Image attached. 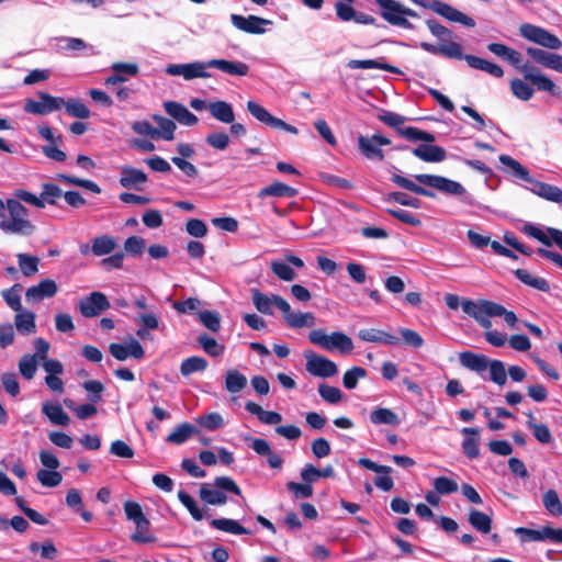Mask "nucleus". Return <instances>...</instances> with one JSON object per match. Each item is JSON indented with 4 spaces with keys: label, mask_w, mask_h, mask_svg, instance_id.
<instances>
[{
    "label": "nucleus",
    "mask_w": 562,
    "mask_h": 562,
    "mask_svg": "<svg viewBox=\"0 0 562 562\" xmlns=\"http://www.w3.org/2000/svg\"><path fill=\"white\" fill-rule=\"evenodd\" d=\"M247 412L256 415L258 419L266 425H277L282 420V415L277 412L265 411L255 402H247L245 405Z\"/></svg>",
    "instance_id": "32"
},
{
    "label": "nucleus",
    "mask_w": 562,
    "mask_h": 562,
    "mask_svg": "<svg viewBox=\"0 0 562 562\" xmlns=\"http://www.w3.org/2000/svg\"><path fill=\"white\" fill-rule=\"evenodd\" d=\"M293 265L296 268H303L304 262L301 258L294 255H286L285 261L282 260H272L270 262L271 271L276 277H278L282 281H293L296 278L295 271L290 267Z\"/></svg>",
    "instance_id": "17"
},
{
    "label": "nucleus",
    "mask_w": 562,
    "mask_h": 562,
    "mask_svg": "<svg viewBox=\"0 0 562 562\" xmlns=\"http://www.w3.org/2000/svg\"><path fill=\"white\" fill-rule=\"evenodd\" d=\"M510 90L513 94L521 101H529L533 95V89L519 78H515L510 81Z\"/></svg>",
    "instance_id": "52"
},
{
    "label": "nucleus",
    "mask_w": 562,
    "mask_h": 562,
    "mask_svg": "<svg viewBox=\"0 0 562 562\" xmlns=\"http://www.w3.org/2000/svg\"><path fill=\"white\" fill-rule=\"evenodd\" d=\"M367 375V371L360 367H353L346 371L342 378L344 386L348 390H352L357 386L358 380Z\"/></svg>",
    "instance_id": "64"
},
{
    "label": "nucleus",
    "mask_w": 562,
    "mask_h": 562,
    "mask_svg": "<svg viewBox=\"0 0 562 562\" xmlns=\"http://www.w3.org/2000/svg\"><path fill=\"white\" fill-rule=\"evenodd\" d=\"M231 22L237 30L249 34H263L266 33L267 27L272 25L271 20L257 15L244 16L239 14H232Z\"/></svg>",
    "instance_id": "15"
},
{
    "label": "nucleus",
    "mask_w": 562,
    "mask_h": 562,
    "mask_svg": "<svg viewBox=\"0 0 562 562\" xmlns=\"http://www.w3.org/2000/svg\"><path fill=\"white\" fill-rule=\"evenodd\" d=\"M499 161L506 167L507 172L510 173L516 179L526 181L528 184L533 179L530 176L529 170L513 157L508 155H501Z\"/></svg>",
    "instance_id": "30"
},
{
    "label": "nucleus",
    "mask_w": 562,
    "mask_h": 562,
    "mask_svg": "<svg viewBox=\"0 0 562 562\" xmlns=\"http://www.w3.org/2000/svg\"><path fill=\"white\" fill-rule=\"evenodd\" d=\"M147 181V176L144 171L124 167L121 171L120 184L125 189H140V186Z\"/></svg>",
    "instance_id": "27"
},
{
    "label": "nucleus",
    "mask_w": 562,
    "mask_h": 562,
    "mask_svg": "<svg viewBox=\"0 0 562 562\" xmlns=\"http://www.w3.org/2000/svg\"><path fill=\"white\" fill-rule=\"evenodd\" d=\"M459 360L462 367L479 374L488 370L490 380L499 386H503L507 381L505 363L501 360H491L484 355L472 351L461 352Z\"/></svg>",
    "instance_id": "3"
},
{
    "label": "nucleus",
    "mask_w": 562,
    "mask_h": 562,
    "mask_svg": "<svg viewBox=\"0 0 562 562\" xmlns=\"http://www.w3.org/2000/svg\"><path fill=\"white\" fill-rule=\"evenodd\" d=\"M199 432V429L189 423L178 425L167 437V441L176 445L186 442L191 436Z\"/></svg>",
    "instance_id": "38"
},
{
    "label": "nucleus",
    "mask_w": 562,
    "mask_h": 562,
    "mask_svg": "<svg viewBox=\"0 0 562 562\" xmlns=\"http://www.w3.org/2000/svg\"><path fill=\"white\" fill-rule=\"evenodd\" d=\"M391 144V139L376 133L371 136L360 135L358 137V148L363 157L369 160L376 159L382 161L384 159V153L382 146Z\"/></svg>",
    "instance_id": "10"
},
{
    "label": "nucleus",
    "mask_w": 562,
    "mask_h": 562,
    "mask_svg": "<svg viewBox=\"0 0 562 562\" xmlns=\"http://www.w3.org/2000/svg\"><path fill=\"white\" fill-rule=\"evenodd\" d=\"M209 68L207 61L170 64L166 67V74L169 76H180L186 80L207 79L211 78V74L207 71Z\"/></svg>",
    "instance_id": "11"
},
{
    "label": "nucleus",
    "mask_w": 562,
    "mask_h": 562,
    "mask_svg": "<svg viewBox=\"0 0 562 562\" xmlns=\"http://www.w3.org/2000/svg\"><path fill=\"white\" fill-rule=\"evenodd\" d=\"M207 361L202 357H190L182 361L180 372L183 376H188L194 372L204 371Z\"/></svg>",
    "instance_id": "51"
},
{
    "label": "nucleus",
    "mask_w": 562,
    "mask_h": 562,
    "mask_svg": "<svg viewBox=\"0 0 562 562\" xmlns=\"http://www.w3.org/2000/svg\"><path fill=\"white\" fill-rule=\"evenodd\" d=\"M40 195L44 209L47 204H56L57 200L63 195V191L57 184L46 182L43 183Z\"/></svg>",
    "instance_id": "50"
},
{
    "label": "nucleus",
    "mask_w": 562,
    "mask_h": 562,
    "mask_svg": "<svg viewBox=\"0 0 562 562\" xmlns=\"http://www.w3.org/2000/svg\"><path fill=\"white\" fill-rule=\"evenodd\" d=\"M469 522L473 528L482 533H488L492 527V519L483 512L471 509L469 514Z\"/></svg>",
    "instance_id": "45"
},
{
    "label": "nucleus",
    "mask_w": 562,
    "mask_h": 562,
    "mask_svg": "<svg viewBox=\"0 0 562 562\" xmlns=\"http://www.w3.org/2000/svg\"><path fill=\"white\" fill-rule=\"evenodd\" d=\"M14 324L19 333L30 335L35 333V314L30 311L21 310L14 317Z\"/></svg>",
    "instance_id": "39"
},
{
    "label": "nucleus",
    "mask_w": 562,
    "mask_h": 562,
    "mask_svg": "<svg viewBox=\"0 0 562 562\" xmlns=\"http://www.w3.org/2000/svg\"><path fill=\"white\" fill-rule=\"evenodd\" d=\"M0 231L5 235L32 236L36 225L30 220V212L15 199H7V206L0 221Z\"/></svg>",
    "instance_id": "2"
},
{
    "label": "nucleus",
    "mask_w": 562,
    "mask_h": 562,
    "mask_svg": "<svg viewBox=\"0 0 562 562\" xmlns=\"http://www.w3.org/2000/svg\"><path fill=\"white\" fill-rule=\"evenodd\" d=\"M461 432L465 436L462 441L463 453L469 459H476L480 456V431L477 428L464 427Z\"/></svg>",
    "instance_id": "25"
},
{
    "label": "nucleus",
    "mask_w": 562,
    "mask_h": 562,
    "mask_svg": "<svg viewBox=\"0 0 562 562\" xmlns=\"http://www.w3.org/2000/svg\"><path fill=\"white\" fill-rule=\"evenodd\" d=\"M136 530L131 536V539L136 543H149L155 541V537L149 532V520L135 525Z\"/></svg>",
    "instance_id": "62"
},
{
    "label": "nucleus",
    "mask_w": 562,
    "mask_h": 562,
    "mask_svg": "<svg viewBox=\"0 0 562 562\" xmlns=\"http://www.w3.org/2000/svg\"><path fill=\"white\" fill-rule=\"evenodd\" d=\"M198 341L203 350L212 357L221 356L224 352V346L220 345L215 338L206 334L200 335Z\"/></svg>",
    "instance_id": "54"
},
{
    "label": "nucleus",
    "mask_w": 562,
    "mask_h": 562,
    "mask_svg": "<svg viewBox=\"0 0 562 562\" xmlns=\"http://www.w3.org/2000/svg\"><path fill=\"white\" fill-rule=\"evenodd\" d=\"M36 477L44 487H56L63 482V475L57 470H38Z\"/></svg>",
    "instance_id": "53"
},
{
    "label": "nucleus",
    "mask_w": 562,
    "mask_h": 562,
    "mask_svg": "<svg viewBox=\"0 0 562 562\" xmlns=\"http://www.w3.org/2000/svg\"><path fill=\"white\" fill-rule=\"evenodd\" d=\"M248 112L260 123L274 127L278 117L255 101L247 102Z\"/></svg>",
    "instance_id": "42"
},
{
    "label": "nucleus",
    "mask_w": 562,
    "mask_h": 562,
    "mask_svg": "<svg viewBox=\"0 0 562 562\" xmlns=\"http://www.w3.org/2000/svg\"><path fill=\"white\" fill-rule=\"evenodd\" d=\"M347 66L350 69H381L393 74H401V70L398 68L374 59H351L348 61Z\"/></svg>",
    "instance_id": "37"
},
{
    "label": "nucleus",
    "mask_w": 562,
    "mask_h": 562,
    "mask_svg": "<svg viewBox=\"0 0 562 562\" xmlns=\"http://www.w3.org/2000/svg\"><path fill=\"white\" fill-rule=\"evenodd\" d=\"M124 513L126 518L134 522V525L143 522L147 520L146 516L143 513L140 505L133 501H127L124 503Z\"/></svg>",
    "instance_id": "61"
},
{
    "label": "nucleus",
    "mask_w": 562,
    "mask_h": 562,
    "mask_svg": "<svg viewBox=\"0 0 562 562\" xmlns=\"http://www.w3.org/2000/svg\"><path fill=\"white\" fill-rule=\"evenodd\" d=\"M18 262L20 270L25 277H31L35 274L38 270V258L26 255V254H19L18 255Z\"/></svg>",
    "instance_id": "55"
},
{
    "label": "nucleus",
    "mask_w": 562,
    "mask_h": 562,
    "mask_svg": "<svg viewBox=\"0 0 562 562\" xmlns=\"http://www.w3.org/2000/svg\"><path fill=\"white\" fill-rule=\"evenodd\" d=\"M195 423L210 431L217 430L225 425L223 416L216 412L198 416Z\"/></svg>",
    "instance_id": "47"
},
{
    "label": "nucleus",
    "mask_w": 562,
    "mask_h": 562,
    "mask_svg": "<svg viewBox=\"0 0 562 562\" xmlns=\"http://www.w3.org/2000/svg\"><path fill=\"white\" fill-rule=\"evenodd\" d=\"M207 110L211 116L221 123L227 124L235 121L233 105L226 101L217 100L210 102Z\"/></svg>",
    "instance_id": "26"
},
{
    "label": "nucleus",
    "mask_w": 562,
    "mask_h": 562,
    "mask_svg": "<svg viewBox=\"0 0 562 562\" xmlns=\"http://www.w3.org/2000/svg\"><path fill=\"white\" fill-rule=\"evenodd\" d=\"M526 189L543 200L562 204V190L557 186L541 182L533 178Z\"/></svg>",
    "instance_id": "19"
},
{
    "label": "nucleus",
    "mask_w": 562,
    "mask_h": 562,
    "mask_svg": "<svg viewBox=\"0 0 562 562\" xmlns=\"http://www.w3.org/2000/svg\"><path fill=\"white\" fill-rule=\"evenodd\" d=\"M224 492L240 495L241 491L235 481L228 476L215 477L212 484L203 483L200 488V497L210 505H224L227 496Z\"/></svg>",
    "instance_id": "5"
},
{
    "label": "nucleus",
    "mask_w": 562,
    "mask_h": 562,
    "mask_svg": "<svg viewBox=\"0 0 562 562\" xmlns=\"http://www.w3.org/2000/svg\"><path fill=\"white\" fill-rule=\"evenodd\" d=\"M370 420L374 425L397 426L400 424L398 416L389 408L373 409L370 414Z\"/></svg>",
    "instance_id": "43"
},
{
    "label": "nucleus",
    "mask_w": 562,
    "mask_h": 562,
    "mask_svg": "<svg viewBox=\"0 0 562 562\" xmlns=\"http://www.w3.org/2000/svg\"><path fill=\"white\" fill-rule=\"evenodd\" d=\"M358 464L362 468L373 471L379 475L374 479V484L378 488L389 492L394 487V481L390 476L392 468L387 465H380L368 458H360Z\"/></svg>",
    "instance_id": "16"
},
{
    "label": "nucleus",
    "mask_w": 562,
    "mask_h": 562,
    "mask_svg": "<svg viewBox=\"0 0 562 562\" xmlns=\"http://www.w3.org/2000/svg\"><path fill=\"white\" fill-rule=\"evenodd\" d=\"M211 526L217 530L232 535H247L248 530L238 521L228 518L212 519Z\"/></svg>",
    "instance_id": "44"
},
{
    "label": "nucleus",
    "mask_w": 562,
    "mask_h": 562,
    "mask_svg": "<svg viewBox=\"0 0 562 562\" xmlns=\"http://www.w3.org/2000/svg\"><path fill=\"white\" fill-rule=\"evenodd\" d=\"M200 322L210 330L217 333L221 328V317L217 312L204 311L199 313Z\"/></svg>",
    "instance_id": "63"
},
{
    "label": "nucleus",
    "mask_w": 562,
    "mask_h": 562,
    "mask_svg": "<svg viewBox=\"0 0 562 562\" xmlns=\"http://www.w3.org/2000/svg\"><path fill=\"white\" fill-rule=\"evenodd\" d=\"M522 232L546 246H551L553 241L562 249V231L560 229L549 227L547 232H543L533 224H526Z\"/></svg>",
    "instance_id": "18"
},
{
    "label": "nucleus",
    "mask_w": 562,
    "mask_h": 562,
    "mask_svg": "<svg viewBox=\"0 0 562 562\" xmlns=\"http://www.w3.org/2000/svg\"><path fill=\"white\" fill-rule=\"evenodd\" d=\"M110 353L120 361L126 360L128 357H133L135 359H142L144 357V348L142 345L132 339L128 344H111L109 347Z\"/></svg>",
    "instance_id": "21"
},
{
    "label": "nucleus",
    "mask_w": 562,
    "mask_h": 562,
    "mask_svg": "<svg viewBox=\"0 0 562 562\" xmlns=\"http://www.w3.org/2000/svg\"><path fill=\"white\" fill-rule=\"evenodd\" d=\"M318 393L321 397L329 404H337L344 397V394L340 391V389L324 383L319 384Z\"/></svg>",
    "instance_id": "60"
},
{
    "label": "nucleus",
    "mask_w": 562,
    "mask_h": 562,
    "mask_svg": "<svg viewBox=\"0 0 562 562\" xmlns=\"http://www.w3.org/2000/svg\"><path fill=\"white\" fill-rule=\"evenodd\" d=\"M445 302L451 310H457L461 306L462 311L474 318L484 329L492 327L491 317H503L510 328H517L518 318L516 314L512 311H507L503 305L496 302L488 300L473 301L469 299L461 301L457 294H447Z\"/></svg>",
    "instance_id": "1"
},
{
    "label": "nucleus",
    "mask_w": 562,
    "mask_h": 562,
    "mask_svg": "<svg viewBox=\"0 0 562 562\" xmlns=\"http://www.w3.org/2000/svg\"><path fill=\"white\" fill-rule=\"evenodd\" d=\"M297 194V190L288 186V184H284L282 182H279V181H276V182H272L271 184L262 188L259 192H258V196L259 198H266V196H277V198H281V196H286V198H293Z\"/></svg>",
    "instance_id": "34"
},
{
    "label": "nucleus",
    "mask_w": 562,
    "mask_h": 562,
    "mask_svg": "<svg viewBox=\"0 0 562 562\" xmlns=\"http://www.w3.org/2000/svg\"><path fill=\"white\" fill-rule=\"evenodd\" d=\"M392 181L402 189L412 191L416 194L424 195L427 198H435V193L430 190H427L418 184L411 178L403 177L398 173H394L392 176Z\"/></svg>",
    "instance_id": "41"
},
{
    "label": "nucleus",
    "mask_w": 562,
    "mask_h": 562,
    "mask_svg": "<svg viewBox=\"0 0 562 562\" xmlns=\"http://www.w3.org/2000/svg\"><path fill=\"white\" fill-rule=\"evenodd\" d=\"M464 59L467 60L470 67L485 71L495 78H501L504 75L503 69L498 65L491 63L486 59L473 55H465Z\"/></svg>",
    "instance_id": "33"
},
{
    "label": "nucleus",
    "mask_w": 562,
    "mask_h": 562,
    "mask_svg": "<svg viewBox=\"0 0 562 562\" xmlns=\"http://www.w3.org/2000/svg\"><path fill=\"white\" fill-rule=\"evenodd\" d=\"M64 104V99L53 97L46 92L38 93V100L30 99L26 101L24 110L27 113L45 115L59 110Z\"/></svg>",
    "instance_id": "14"
},
{
    "label": "nucleus",
    "mask_w": 562,
    "mask_h": 562,
    "mask_svg": "<svg viewBox=\"0 0 562 562\" xmlns=\"http://www.w3.org/2000/svg\"><path fill=\"white\" fill-rule=\"evenodd\" d=\"M22 286L20 284H14L12 288L2 291V297L5 303L15 312H20L22 310L20 292Z\"/></svg>",
    "instance_id": "57"
},
{
    "label": "nucleus",
    "mask_w": 562,
    "mask_h": 562,
    "mask_svg": "<svg viewBox=\"0 0 562 562\" xmlns=\"http://www.w3.org/2000/svg\"><path fill=\"white\" fill-rule=\"evenodd\" d=\"M164 108L168 115L184 126H193L198 123L196 115L179 102L167 101L164 103Z\"/></svg>",
    "instance_id": "22"
},
{
    "label": "nucleus",
    "mask_w": 562,
    "mask_h": 562,
    "mask_svg": "<svg viewBox=\"0 0 562 562\" xmlns=\"http://www.w3.org/2000/svg\"><path fill=\"white\" fill-rule=\"evenodd\" d=\"M37 358L32 355H24L19 362L20 373L26 379L31 380L34 378L37 370Z\"/></svg>",
    "instance_id": "56"
},
{
    "label": "nucleus",
    "mask_w": 562,
    "mask_h": 562,
    "mask_svg": "<svg viewBox=\"0 0 562 562\" xmlns=\"http://www.w3.org/2000/svg\"><path fill=\"white\" fill-rule=\"evenodd\" d=\"M42 412L53 425L65 427L70 423V417L59 404L46 402L42 405Z\"/></svg>",
    "instance_id": "31"
},
{
    "label": "nucleus",
    "mask_w": 562,
    "mask_h": 562,
    "mask_svg": "<svg viewBox=\"0 0 562 562\" xmlns=\"http://www.w3.org/2000/svg\"><path fill=\"white\" fill-rule=\"evenodd\" d=\"M308 339L326 351H338L341 355L350 353L355 347L352 339L342 331L327 334L324 329H313L308 333Z\"/></svg>",
    "instance_id": "4"
},
{
    "label": "nucleus",
    "mask_w": 562,
    "mask_h": 562,
    "mask_svg": "<svg viewBox=\"0 0 562 562\" xmlns=\"http://www.w3.org/2000/svg\"><path fill=\"white\" fill-rule=\"evenodd\" d=\"M180 503L189 510L195 520H202L204 517L203 510L196 505L195 501L184 491L178 492Z\"/></svg>",
    "instance_id": "58"
},
{
    "label": "nucleus",
    "mask_w": 562,
    "mask_h": 562,
    "mask_svg": "<svg viewBox=\"0 0 562 562\" xmlns=\"http://www.w3.org/2000/svg\"><path fill=\"white\" fill-rule=\"evenodd\" d=\"M115 247V239L109 235H100L91 240V254L97 257L110 255Z\"/></svg>",
    "instance_id": "36"
},
{
    "label": "nucleus",
    "mask_w": 562,
    "mask_h": 562,
    "mask_svg": "<svg viewBox=\"0 0 562 562\" xmlns=\"http://www.w3.org/2000/svg\"><path fill=\"white\" fill-rule=\"evenodd\" d=\"M63 106H65L66 112L72 117L81 120L90 117V110L82 101L78 99L71 98L68 100H64Z\"/></svg>",
    "instance_id": "46"
},
{
    "label": "nucleus",
    "mask_w": 562,
    "mask_h": 562,
    "mask_svg": "<svg viewBox=\"0 0 562 562\" xmlns=\"http://www.w3.org/2000/svg\"><path fill=\"white\" fill-rule=\"evenodd\" d=\"M514 274L524 284L533 288L538 291L549 292L550 290L549 282L544 278L533 276L525 269H517L514 271Z\"/></svg>",
    "instance_id": "35"
},
{
    "label": "nucleus",
    "mask_w": 562,
    "mask_h": 562,
    "mask_svg": "<svg viewBox=\"0 0 562 562\" xmlns=\"http://www.w3.org/2000/svg\"><path fill=\"white\" fill-rule=\"evenodd\" d=\"M251 299L256 310L261 314L272 315L274 308L283 313L288 312L289 308L288 301L278 294L267 295L257 289H252Z\"/></svg>",
    "instance_id": "12"
},
{
    "label": "nucleus",
    "mask_w": 562,
    "mask_h": 562,
    "mask_svg": "<svg viewBox=\"0 0 562 562\" xmlns=\"http://www.w3.org/2000/svg\"><path fill=\"white\" fill-rule=\"evenodd\" d=\"M247 378L237 369H231L225 375V389L228 393H239L247 385Z\"/></svg>",
    "instance_id": "40"
},
{
    "label": "nucleus",
    "mask_w": 562,
    "mask_h": 562,
    "mask_svg": "<svg viewBox=\"0 0 562 562\" xmlns=\"http://www.w3.org/2000/svg\"><path fill=\"white\" fill-rule=\"evenodd\" d=\"M398 133L408 140H422L427 143H432L435 140V136L432 134L412 126L400 128Z\"/></svg>",
    "instance_id": "59"
},
{
    "label": "nucleus",
    "mask_w": 562,
    "mask_h": 562,
    "mask_svg": "<svg viewBox=\"0 0 562 562\" xmlns=\"http://www.w3.org/2000/svg\"><path fill=\"white\" fill-rule=\"evenodd\" d=\"M283 318L286 325L291 328L312 327L316 323V318L311 312H293L289 304L288 312H283Z\"/></svg>",
    "instance_id": "24"
},
{
    "label": "nucleus",
    "mask_w": 562,
    "mask_h": 562,
    "mask_svg": "<svg viewBox=\"0 0 562 562\" xmlns=\"http://www.w3.org/2000/svg\"><path fill=\"white\" fill-rule=\"evenodd\" d=\"M110 307V302L101 292H92L78 302V308L83 317L92 318L99 316Z\"/></svg>",
    "instance_id": "13"
},
{
    "label": "nucleus",
    "mask_w": 562,
    "mask_h": 562,
    "mask_svg": "<svg viewBox=\"0 0 562 562\" xmlns=\"http://www.w3.org/2000/svg\"><path fill=\"white\" fill-rule=\"evenodd\" d=\"M544 508L552 516L559 517L562 515V503L558 493L554 490H548L542 496Z\"/></svg>",
    "instance_id": "49"
},
{
    "label": "nucleus",
    "mask_w": 562,
    "mask_h": 562,
    "mask_svg": "<svg viewBox=\"0 0 562 562\" xmlns=\"http://www.w3.org/2000/svg\"><path fill=\"white\" fill-rule=\"evenodd\" d=\"M304 358L306 360V371L314 376L326 379L338 373L337 364L324 356L317 355L313 351H305Z\"/></svg>",
    "instance_id": "9"
},
{
    "label": "nucleus",
    "mask_w": 562,
    "mask_h": 562,
    "mask_svg": "<svg viewBox=\"0 0 562 562\" xmlns=\"http://www.w3.org/2000/svg\"><path fill=\"white\" fill-rule=\"evenodd\" d=\"M210 68H215L231 76H247L249 66L243 61H234L226 59H210L207 60Z\"/></svg>",
    "instance_id": "23"
},
{
    "label": "nucleus",
    "mask_w": 562,
    "mask_h": 562,
    "mask_svg": "<svg viewBox=\"0 0 562 562\" xmlns=\"http://www.w3.org/2000/svg\"><path fill=\"white\" fill-rule=\"evenodd\" d=\"M414 179L427 187L434 188L443 194L451 196H460L464 203L472 204V198L467 189L458 181L448 179L442 176L419 173L415 175Z\"/></svg>",
    "instance_id": "6"
},
{
    "label": "nucleus",
    "mask_w": 562,
    "mask_h": 562,
    "mask_svg": "<svg viewBox=\"0 0 562 562\" xmlns=\"http://www.w3.org/2000/svg\"><path fill=\"white\" fill-rule=\"evenodd\" d=\"M375 3L381 10L382 18L389 23L402 26L411 27V23L407 21V16H417L416 12L402 5L395 0H375Z\"/></svg>",
    "instance_id": "7"
},
{
    "label": "nucleus",
    "mask_w": 562,
    "mask_h": 562,
    "mask_svg": "<svg viewBox=\"0 0 562 562\" xmlns=\"http://www.w3.org/2000/svg\"><path fill=\"white\" fill-rule=\"evenodd\" d=\"M154 120L158 124V127H156L158 133L156 138L172 140L175 138V131L177 127L175 122L160 115H154Z\"/></svg>",
    "instance_id": "48"
},
{
    "label": "nucleus",
    "mask_w": 562,
    "mask_h": 562,
    "mask_svg": "<svg viewBox=\"0 0 562 562\" xmlns=\"http://www.w3.org/2000/svg\"><path fill=\"white\" fill-rule=\"evenodd\" d=\"M415 157L426 162H440L446 159V151L437 145H420L413 149Z\"/></svg>",
    "instance_id": "29"
},
{
    "label": "nucleus",
    "mask_w": 562,
    "mask_h": 562,
    "mask_svg": "<svg viewBox=\"0 0 562 562\" xmlns=\"http://www.w3.org/2000/svg\"><path fill=\"white\" fill-rule=\"evenodd\" d=\"M58 291L56 282L52 279L42 280L38 284L26 290L25 299L30 303L41 302L44 299L53 297Z\"/></svg>",
    "instance_id": "20"
},
{
    "label": "nucleus",
    "mask_w": 562,
    "mask_h": 562,
    "mask_svg": "<svg viewBox=\"0 0 562 562\" xmlns=\"http://www.w3.org/2000/svg\"><path fill=\"white\" fill-rule=\"evenodd\" d=\"M519 34L529 42L538 44L544 48L557 50L562 47L561 40L543 27L524 23L519 26Z\"/></svg>",
    "instance_id": "8"
},
{
    "label": "nucleus",
    "mask_w": 562,
    "mask_h": 562,
    "mask_svg": "<svg viewBox=\"0 0 562 562\" xmlns=\"http://www.w3.org/2000/svg\"><path fill=\"white\" fill-rule=\"evenodd\" d=\"M359 339L368 342H376L384 345H396L398 344V338L390 333H386L376 328H366L360 329L358 333Z\"/></svg>",
    "instance_id": "28"
}]
</instances>
